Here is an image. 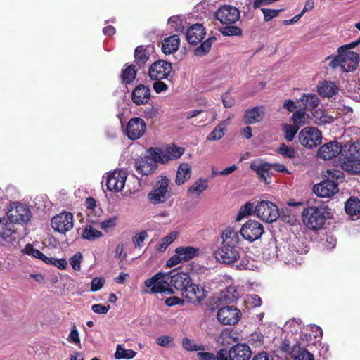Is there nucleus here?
<instances>
[{
  "label": "nucleus",
  "instance_id": "f257e3e1",
  "mask_svg": "<svg viewBox=\"0 0 360 360\" xmlns=\"http://www.w3.org/2000/svg\"><path fill=\"white\" fill-rule=\"evenodd\" d=\"M222 243L214 252L216 259L224 264H231L240 258V235L233 228L226 229L221 233Z\"/></svg>",
  "mask_w": 360,
  "mask_h": 360
},
{
  "label": "nucleus",
  "instance_id": "f03ea898",
  "mask_svg": "<svg viewBox=\"0 0 360 360\" xmlns=\"http://www.w3.org/2000/svg\"><path fill=\"white\" fill-rule=\"evenodd\" d=\"M329 209L325 205L319 207L311 206L304 209L302 212L303 221L310 229H319L323 225Z\"/></svg>",
  "mask_w": 360,
  "mask_h": 360
},
{
  "label": "nucleus",
  "instance_id": "7ed1b4c3",
  "mask_svg": "<svg viewBox=\"0 0 360 360\" xmlns=\"http://www.w3.org/2000/svg\"><path fill=\"white\" fill-rule=\"evenodd\" d=\"M170 197L169 179L166 176H158L153 189L148 194V199L153 204H160L166 202Z\"/></svg>",
  "mask_w": 360,
  "mask_h": 360
},
{
  "label": "nucleus",
  "instance_id": "20e7f679",
  "mask_svg": "<svg viewBox=\"0 0 360 360\" xmlns=\"http://www.w3.org/2000/svg\"><path fill=\"white\" fill-rule=\"evenodd\" d=\"M184 153V148L178 147L174 144L167 146L165 148L158 147L150 148L147 150L154 160L161 164L168 162L169 160H174L179 158Z\"/></svg>",
  "mask_w": 360,
  "mask_h": 360
},
{
  "label": "nucleus",
  "instance_id": "39448f33",
  "mask_svg": "<svg viewBox=\"0 0 360 360\" xmlns=\"http://www.w3.org/2000/svg\"><path fill=\"white\" fill-rule=\"evenodd\" d=\"M145 285L148 288H150L149 290H146L149 293L164 292L165 294H174V292L170 288L169 283L168 274L159 272L145 281Z\"/></svg>",
  "mask_w": 360,
  "mask_h": 360
},
{
  "label": "nucleus",
  "instance_id": "423d86ee",
  "mask_svg": "<svg viewBox=\"0 0 360 360\" xmlns=\"http://www.w3.org/2000/svg\"><path fill=\"white\" fill-rule=\"evenodd\" d=\"M255 214L262 221L267 223L276 221L280 216L278 207L266 200H262L255 205Z\"/></svg>",
  "mask_w": 360,
  "mask_h": 360
},
{
  "label": "nucleus",
  "instance_id": "0eeeda50",
  "mask_svg": "<svg viewBox=\"0 0 360 360\" xmlns=\"http://www.w3.org/2000/svg\"><path fill=\"white\" fill-rule=\"evenodd\" d=\"M298 138L302 146L313 148L321 144L322 134L318 129L314 127H308L300 131Z\"/></svg>",
  "mask_w": 360,
  "mask_h": 360
},
{
  "label": "nucleus",
  "instance_id": "6e6552de",
  "mask_svg": "<svg viewBox=\"0 0 360 360\" xmlns=\"http://www.w3.org/2000/svg\"><path fill=\"white\" fill-rule=\"evenodd\" d=\"M264 231L262 224L255 220H249L242 226L240 233L244 239L253 242L260 238Z\"/></svg>",
  "mask_w": 360,
  "mask_h": 360
},
{
  "label": "nucleus",
  "instance_id": "1a4fd4ad",
  "mask_svg": "<svg viewBox=\"0 0 360 360\" xmlns=\"http://www.w3.org/2000/svg\"><path fill=\"white\" fill-rule=\"evenodd\" d=\"M172 70L171 63L165 60H159L150 66L148 75L152 80H162L167 78Z\"/></svg>",
  "mask_w": 360,
  "mask_h": 360
},
{
  "label": "nucleus",
  "instance_id": "9d476101",
  "mask_svg": "<svg viewBox=\"0 0 360 360\" xmlns=\"http://www.w3.org/2000/svg\"><path fill=\"white\" fill-rule=\"evenodd\" d=\"M73 215L63 212L54 216L51 219L52 228L58 233H65L73 228Z\"/></svg>",
  "mask_w": 360,
  "mask_h": 360
},
{
  "label": "nucleus",
  "instance_id": "9b49d317",
  "mask_svg": "<svg viewBox=\"0 0 360 360\" xmlns=\"http://www.w3.org/2000/svg\"><path fill=\"white\" fill-rule=\"evenodd\" d=\"M215 17L223 25H233L240 19L238 8L230 5H225L215 12Z\"/></svg>",
  "mask_w": 360,
  "mask_h": 360
},
{
  "label": "nucleus",
  "instance_id": "f8f14e48",
  "mask_svg": "<svg viewBox=\"0 0 360 360\" xmlns=\"http://www.w3.org/2000/svg\"><path fill=\"white\" fill-rule=\"evenodd\" d=\"M7 216L13 224V223L27 222L30 219V210L21 203L13 202L7 212Z\"/></svg>",
  "mask_w": 360,
  "mask_h": 360
},
{
  "label": "nucleus",
  "instance_id": "ddd939ff",
  "mask_svg": "<svg viewBox=\"0 0 360 360\" xmlns=\"http://www.w3.org/2000/svg\"><path fill=\"white\" fill-rule=\"evenodd\" d=\"M127 174L124 170H115L108 173L106 177V186L109 191L114 192L121 191L125 184Z\"/></svg>",
  "mask_w": 360,
  "mask_h": 360
},
{
  "label": "nucleus",
  "instance_id": "4468645a",
  "mask_svg": "<svg viewBox=\"0 0 360 360\" xmlns=\"http://www.w3.org/2000/svg\"><path fill=\"white\" fill-rule=\"evenodd\" d=\"M241 316L239 309L233 306L221 307L217 312V319L224 325H234L238 322Z\"/></svg>",
  "mask_w": 360,
  "mask_h": 360
},
{
  "label": "nucleus",
  "instance_id": "2eb2a0df",
  "mask_svg": "<svg viewBox=\"0 0 360 360\" xmlns=\"http://www.w3.org/2000/svg\"><path fill=\"white\" fill-rule=\"evenodd\" d=\"M146 130L145 121L140 117H134L129 120L126 128V135L132 140L140 139Z\"/></svg>",
  "mask_w": 360,
  "mask_h": 360
},
{
  "label": "nucleus",
  "instance_id": "dca6fc26",
  "mask_svg": "<svg viewBox=\"0 0 360 360\" xmlns=\"http://www.w3.org/2000/svg\"><path fill=\"white\" fill-rule=\"evenodd\" d=\"M181 294L188 302L199 304L205 299L207 292L204 287L190 282Z\"/></svg>",
  "mask_w": 360,
  "mask_h": 360
},
{
  "label": "nucleus",
  "instance_id": "f3484780",
  "mask_svg": "<svg viewBox=\"0 0 360 360\" xmlns=\"http://www.w3.org/2000/svg\"><path fill=\"white\" fill-rule=\"evenodd\" d=\"M273 168L274 170L280 172H288L285 166L282 164L269 165L267 163L252 162L250 165V169L255 171L258 176L266 184H269L268 178L269 177V171Z\"/></svg>",
  "mask_w": 360,
  "mask_h": 360
},
{
  "label": "nucleus",
  "instance_id": "a211bd4d",
  "mask_svg": "<svg viewBox=\"0 0 360 360\" xmlns=\"http://www.w3.org/2000/svg\"><path fill=\"white\" fill-rule=\"evenodd\" d=\"M313 191L317 196L330 198L338 192V184L330 179H324L321 183L314 185Z\"/></svg>",
  "mask_w": 360,
  "mask_h": 360
},
{
  "label": "nucleus",
  "instance_id": "6ab92c4d",
  "mask_svg": "<svg viewBox=\"0 0 360 360\" xmlns=\"http://www.w3.org/2000/svg\"><path fill=\"white\" fill-rule=\"evenodd\" d=\"M158 162L148 153L147 156L140 157L135 160V169L141 176H148L155 171Z\"/></svg>",
  "mask_w": 360,
  "mask_h": 360
},
{
  "label": "nucleus",
  "instance_id": "aec40b11",
  "mask_svg": "<svg viewBox=\"0 0 360 360\" xmlns=\"http://www.w3.org/2000/svg\"><path fill=\"white\" fill-rule=\"evenodd\" d=\"M168 278L170 287H174L175 289L180 290L181 293L191 282L189 275L184 272L171 271L168 274Z\"/></svg>",
  "mask_w": 360,
  "mask_h": 360
},
{
  "label": "nucleus",
  "instance_id": "412c9836",
  "mask_svg": "<svg viewBox=\"0 0 360 360\" xmlns=\"http://www.w3.org/2000/svg\"><path fill=\"white\" fill-rule=\"evenodd\" d=\"M229 360H250L252 352L250 347L245 344H237L227 352Z\"/></svg>",
  "mask_w": 360,
  "mask_h": 360
},
{
  "label": "nucleus",
  "instance_id": "4be33fe9",
  "mask_svg": "<svg viewBox=\"0 0 360 360\" xmlns=\"http://www.w3.org/2000/svg\"><path fill=\"white\" fill-rule=\"evenodd\" d=\"M342 151L341 145L335 141L323 145L318 150V157L323 160H330L338 156Z\"/></svg>",
  "mask_w": 360,
  "mask_h": 360
},
{
  "label": "nucleus",
  "instance_id": "5701e85b",
  "mask_svg": "<svg viewBox=\"0 0 360 360\" xmlns=\"http://www.w3.org/2000/svg\"><path fill=\"white\" fill-rule=\"evenodd\" d=\"M150 98V89L146 85L139 84L131 94L132 101L137 105H145Z\"/></svg>",
  "mask_w": 360,
  "mask_h": 360
},
{
  "label": "nucleus",
  "instance_id": "b1692460",
  "mask_svg": "<svg viewBox=\"0 0 360 360\" xmlns=\"http://www.w3.org/2000/svg\"><path fill=\"white\" fill-rule=\"evenodd\" d=\"M205 34V29L202 25L196 23L188 29L186 37L189 44L195 45L202 41Z\"/></svg>",
  "mask_w": 360,
  "mask_h": 360
},
{
  "label": "nucleus",
  "instance_id": "393cba45",
  "mask_svg": "<svg viewBox=\"0 0 360 360\" xmlns=\"http://www.w3.org/2000/svg\"><path fill=\"white\" fill-rule=\"evenodd\" d=\"M342 169L350 174H360V157L359 154L351 153L345 158L342 162Z\"/></svg>",
  "mask_w": 360,
  "mask_h": 360
},
{
  "label": "nucleus",
  "instance_id": "a878e982",
  "mask_svg": "<svg viewBox=\"0 0 360 360\" xmlns=\"http://www.w3.org/2000/svg\"><path fill=\"white\" fill-rule=\"evenodd\" d=\"M179 45L180 39L179 36L174 34L163 40L162 51L165 54H172L179 49Z\"/></svg>",
  "mask_w": 360,
  "mask_h": 360
},
{
  "label": "nucleus",
  "instance_id": "bb28decb",
  "mask_svg": "<svg viewBox=\"0 0 360 360\" xmlns=\"http://www.w3.org/2000/svg\"><path fill=\"white\" fill-rule=\"evenodd\" d=\"M264 116V112L259 107H254L245 110L244 121L246 124H254L260 122Z\"/></svg>",
  "mask_w": 360,
  "mask_h": 360
},
{
  "label": "nucleus",
  "instance_id": "cd10ccee",
  "mask_svg": "<svg viewBox=\"0 0 360 360\" xmlns=\"http://www.w3.org/2000/svg\"><path fill=\"white\" fill-rule=\"evenodd\" d=\"M137 70L134 64H126L122 70L120 79L122 82L125 84H131L136 77Z\"/></svg>",
  "mask_w": 360,
  "mask_h": 360
},
{
  "label": "nucleus",
  "instance_id": "c85d7f7f",
  "mask_svg": "<svg viewBox=\"0 0 360 360\" xmlns=\"http://www.w3.org/2000/svg\"><path fill=\"white\" fill-rule=\"evenodd\" d=\"M175 253L181 255L184 262H187L198 255L199 249L192 246H181L176 248Z\"/></svg>",
  "mask_w": 360,
  "mask_h": 360
},
{
  "label": "nucleus",
  "instance_id": "c756f323",
  "mask_svg": "<svg viewBox=\"0 0 360 360\" xmlns=\"http://www.w3.org/2000/svg\"><path fill=\"white\" fill-rule=\"evenodd\" d=\"M150 53L144 46H139L134 51V62L140 68L143 67L149 60Z\"/></svg>",
  "mask_w": 360,
  "mask_h": 360
},
{
  "label": "nucleus",
  "instance_id": "7c9ffc66",
  "mask_svg": "<svg viewBox=\"0 0 360 360\" xmlns=\"http://www.w3.org/2000/svg\"><path fill=\"white\" fill-rule=\"evenodd\" d=\"M338 91V88L333 82L325 81L318 86L319 94L323 97H331Z\"/></svg>",
  "mask_w": 360,
  "mask_h": 360
},
{
  "label": "nucleus",
  "instance_id": "2f4dec72",
  "mask_svg": "<svg viewBox=\"0 0 360 360\" xmlns=\"http://www.w3.org/2000/svg\"><path fill=\"white\" fill-rule=\"evenodd\" d=\"M14 233V225L8 218H0V238L7 239Z\"/></svg>",
  "mask_w": 360,
  "mask_h": 360
},
{
  "label": "nucleus",
  "instance_id": "473e14b6",
  "mask_svg": "<svg viewBox=\"0 0 360 360\" xmlns=\"http://www.w3.org/2000/svg\"><path fill=\"white\" fill-rule=\"evenodd\" d=\"M345 209L348 214L360 217V200L356 198H350L345 202Z\"/></svg>",
  "mask_w": 360,
  "mask_h": 360
},
{
  "label": "nucleus",
  "instance_id": "72a5a7b5",
  "mask_svg": "<svg viewBox=\"0 0 360 360\" xmlns=\"http://www.w3.org/2000/svg\"><path fill=\"white\" fill-rule=\"evenodd\" d=\"M299 101L304 105L305 110H309L316 108L320 102L319 97L315 94H304Z\"/></svg>",
  "mask_w": 360,
  "mask_h": 360
},
{
  "label": "nucleus",
  "instance_id": "f704fd0d",
  "mask_svg": "<svg viewBox=\"0 0 360 360\" xmlns=\"http://www.w3.org/2000/svg\"><path fill=\"white\" fill-rule=\"evenodd\" d=\"M191 169L188 164L179 165L176 172V184L181 185L184 184L191 176Z\"/></svg>",
  "mask_w": 360,
  "mask_h": 360
},
{
  "label": "nucleus",
  "instance_id": "c9c22d12",
  "mask_svg": "<svg viewBox=\"0 0 360 360\" xmlns=\"http://www.w3.org/2000/svg\"><path fill=\"white\" fill-rule=\"evenodd\" d=\"M314 122L318 125H324L333 122L334 119L332 116L328 115L324 110L321 109L316 110L312 113Z\"/></svg>",
  "mask_w": 360,
  "mask_h": 360
},
{
  "label": "nucleus",
  "instance_id": "e433bc0d",
  "mask_svg": "<svg viewBox=\"0 0 360 360\" xmlns=\"http://www.w3.org/2000/svg\"><path fill=\"white\" fill-rule=\"evenodd\" d=\"M292 120L293 124L300 129V126L309 123V115L306 112L305 109H300L294 112Z\"/></svg>",
  "mask_w": 360,
  "mask_h": 360
},
{
  "label": "nucleus",
  "instance_id": "4c0bfd02",
  "mask_svg": "<svg viewBox=\"0 0 360 360\" xmlns=\"http://www.w3.org/2000/svg\"><path fill=\"white\" fill-rule=\"evenodd\" d=\"M197 356L199 360H229L226 349L219 350L216 356L210 352H198Z\"/></svg>",
  "mask_w": 360,
  "mask_h": 360
},
{
  "label": "nucleus",
  "instance_id": "58836bf2",
  "mask_svg": "<svg viewBox=\"0 0 360 360\" xmlns=\"http://www.w3.org/2000/svg\"><path fill=\"white\" fill-rule=\"evenodd\" d=\"M207 188L208 181L204 178H200L188 189V192L199 196Z\"/></svg>",
  "mask_w": 360,
  "mask_h": 360
},
{
  "label": "nucleus",
  "instance_id": "ea45409f",
  "mask_svg": "<svg viewBox=\"0 0 360 360\" xmlns=\"http://www.w3.org/2000/svg\"><path fill=\"white\" fill-rule=\"evenodd\" d=\"M343 59L346 61L347 68H351V71H352L356 68L359 57L356 52L346 51L343 53Z\"/></svg>",
  "mask_w": 360,
  "mask_h": 360
},
{
  "label": "nucleus",
  "instance_id": "a19ab883",
  "mask_svg": "<svg viewBox=\"0 0 360 360\" xmlns=\"http://www.w3.org/2000/svg\"><path fill=\"white\" fill-rule=\"evenodd\" d=\"M347 96L352 100L360 102V84L352 81L347 86Z\"/></svg>",
  "mask_w": 360,
  "mask_h": 360
},
{
  "label": "nucleus",
  "instance_id": "79ce46f5",
  "mask_svg": "<svg viewBox=\"0 0 360 360\" xmlns=\"http://www.w3.org/2000/svg\"><path fill=\"white\" fill-rule=\"evenodd\" d=\"M229 124V120H224L217 125L207 136L209 141H217L224 136V128Z\"/></svg>",
  "mask_w": 360,
  "mask_h": 360
},
{
  "label": "nucleus",
  "instance_id": "37998d69",
  "mask_svg": "<svg viewBox=\"0 0 360 360\" xmlns=\"http://www.w3.org/2000/svg\"><path fill=\"white\" fill-rule=\"evenodd\" d=\"M294 360H314V356L304 349L295 347L290 352Z\"/></svg>",
  "mask_w": 360,
  "mask_h": 360
},
{
  "label": "nucleus",
  "instance_id": "c03bdc74",
  "mask_svg": "<svg viewBox=\"0 0 360 360\" xmlns=\"http://www.w3.org/2000/svg\"><path fill=\"white\" fill-rule=\"evenodd\" d=\"M224 36L240 37L243 34L242 29L236 25H225L219 29Z\"/></svg>",
  "mask_w": 360,
  "mask_h": 360
},
{
  "label": "nucleus",
  "instance_id": "a18cd8bd",
  "mask_svg": "<svg viewBox=\"0 0 360 360\" xmlns=\"http://www.w3.org/2000/svg\"><path fill=\"white\" fill-rule=\"evenodd\" d=\"M136 354V352L132 349H126L122 345H118L117 347L115 357L117 359H131Z\"/></svg>",
  "mask_w": 360,
  "mask_h": 360
},
{
  "label": "nucleus",
  "instance_id": "49530a36",
  "mask_svg": "<svg viewBox=\"0 0 360 360\" xmlns=\"http://www.w3.org/2000/svg\"><path fill=\"white\" fill-rule=\"evenodd\" d=\"M216 40L214 37H209L201 45L195 49V55L197 56H202L210 50L211 46Z\"/></svg>",
  "mask_w": 360,
  "mask_h": 360
},
{
  "label": "nucleus",
  "instance_id": "de8ad7c7",
  "mask_svg": "<svg viewBox=\"0 0 360 360\" xmlns=\"http://www.w3.org/2000/svg\"><path fill=\"white\" fill-rule=\"evenodd\" d=\"M255 206L250 202H246L242 206L238 213L236 220L240 221L243 218L255 213Z\"/></svg>",
  "mask_w": 360,
  "mask_h": 360
},
{
  "label": "nucleus",
  "instance_id": "09e8293b",
  "mask_svg": "<svg viewBox=\"0 0 360 360\" xmlns=\"http://www.w3.org/2000/svg\"><path fill=\"white\" fill-rule=\"evenodd\" d=\"M329 65L333 69L340 66L342 70L345 72L351 71V68H347L346 66V61L343 59V53H338V55L332 58Z\"/></svg>",
  "mask_w": 360,
  "mask_h": 360
},
{
  "label": "nucleus",
  "instance_id": "8fccbe9b",
  "mask_svg": "<svg viewBox=\"0 0 360 360\" xmlns=\"http://www.w3.org/2000/svg\"><path fill=\"white\" fill-rule=\"evenodd\" d=\"M176 232H171L161 240L160 243L157 245L156 249L158 251L165 250L166 248L176 238Z\"/></svg>",
  "mask_w": 360,
  "mask_h": 360
},
{
  "label": "nucleus",
  "instance_id": "3c124183",
  "mask_svg": "<svg viewBox=\"0 0 360 360\" xmlns=\"http://www.w3.org/2000/svg\"><path fill=\"white\" fill-rule=\"evenodd\" d=\"M168 24L176 32L181 33L184 30L183 20L179 16H172L168 20Z\"/></svg>",
  "mask_w": 360,
  "mask_h": 360
},
{
  "label": "nucleus",
  "instance_id": "603ef678",
  "mask_svg": "<svg viewBox=\"0 0 360 360\" xmlns=\"http://www.w3.org/2000/svg\"><path fill=\"white\" fill-rule=\"evenodd\" d=\"M299 128L297 126L290 125L288 124H284L283 125V131L285 133V139L288 141H292L297 134Z\"/></svg>",
  "mask_w": 360,
  "mask_h": 360
},
{
  "label": "nucleus",
  "instance_id": "864d4df0",
  "mask_svg": "<svg viewBox=\"0 0 360 360\" xmlns=\"http://www.w3.org/2000/svg\"><path fill=\"white\" fill-rule=\"evenodd\" d=\"M83 261V255L80 252H76L70 258V264L72 269L75 271L81 270V264Z\"/></svg>",
  "mask_w": 360,
  "mask_h": 360
},
{
  "label": "nucleus",
  "instance_id": "5fc2aeb1",
  "mask_svg": "<svg viewBox=\"0 0 360 360\" xmlns=\"http://www.w3.org/2000/svg\"><path fill=\"white\" fill-rule=\"evenodd\" d=\"M238 297V293L234 287L229 286L226 289V291L222 295L224 300L228 302H233Z\"/></svg>",
  "mask_w": 360,
  "mask_h": 360
},
{
  "label": "nucleus",
  "instance_id": "6e6d98bb",
  "mask_svg": "<svg viewBox=\"0 0 360 360\" xmlns=\"http://www.w3.org/2000/svg\"><path fill=\"white\" fill-rule=\"evenodd\" d=\"M277 152L285 158L292 159L295 157L296 152L292 147L286 146L285 143L281 144L278 148Z\"/></svg>",
  "mask_w": 360,
  "mask_h": 360
},
{
  "label": "nucleus",
  "instance_id": "4d7b16f0",
  "mask_svg": "<svg viewBox=\"0 0 360 360\" xmlns=\"http://www.w3.org/2000/svg\"><path fill=\"white\" fill-rule=\"evenodd\" d=\"M182 346L187 351H199L204 349L202 345H196L193 340L188 338H183Z\"/></svg>",
  "mask_w": 360,
  "mask_h": 360
},
{
  "label": "nucleus",
  "instance_id": "13d9d810",
  "mask_svg": "<svg viewBox=\"0 0 360 360\" xmlns=\"http://www.w3.org/2000/svg\"><path fill=\"white\" fill-rule=\"evenodd\" d=\"M324 176L326 177V179H330L333 181H335V179L338 181L343 179L342 172L335 169H327Z\"/></svg>",
  "mask_w": 360,
  "mask_h": 360
},
{
  "label": "nucleus",
  "instance_id": "bf43d9fd",
  "mask_svg": "<svg viewBox=\"0 0 360 360\" xmlns=\"http://www.w3.org/2000/svg\"><path fill=\"white\" fill-rule=\"evenodd\" d=\"M245 302L250 307H257L262 304V300L259 295L251 294L246 296Z\"/></svg>",
  "mask_w": 360,
  "mask_h": 360
},
{
  "label": "nucleus",
  "instance_id": "052dcab7",
  "mask_svg": "<svg viewBox=\"0 0 360 360\" xmlns=\"http://www.w3.org/2000/svg\"><path fill=\"white\" fill-rule=\"evenodd\" d=\"M249 342L255 347H260L264 342V336L261 333H255L250 335Z\"/></svg>",
  "mask_w": 360,
  "mask_h": 360
},
{
  "label": "nucleus",
  "instance_id": "680f3d73",
  "mask_svg": "<svg viewBox=\"0 0 360 360\" xmlns=\"http://www.w3.org/2000/svg\"><path fill=\"white\" fill-rule=\"evenodd\" d=\"M148 233L145 231H142L140 233L135 235L133 238V243L135 247H142L143 242L146 238H148Z\"/></svg>",
  "mask_w": 360,
  "mask_h": 360
},
{
  "label": "nucleus",
  "instance_id": "e2e57ef3",
  "mask_svg": "<svg viewBox=\"0 0 360 360\" xmlns=\"http://www.w3.org/2000/svg\"><path fill=\"white\" fill-rule=\"evenodd\" d=\"M67 340L69 342L73 343L76 345H79L80 344L79 333L75 325L72 327L70 333L68 335V338Z\"/></svg>",
  "mask_w": 360,
  "mask_h": 360
},
{
  "label": "nucleus",
  "instance_id": "0e129e2a",
  "mask_svg": "<svg viewBox=\"0 0 360 360\" xmlns=\"http://www.w3.org/2000/svg\"><path fill=\"white\" fill-rule=\"evenodd\" d=\"M22 252L28 255H31L34 258L39 259L42 255V252H41L39 250L34 249L31 244H27Z\"/></svg>",
  "mask_w": 360,
  "mask_h": 360
},
{
  "label": "nucleus",
  "instance_id": "69168bd1",
  "mask_svg": "<svg viewBox=\"0 0 360 360\" xmlns=\"http://www.w3.org/2000/svg\"><path fill=\"white\" fill-rule=\"evenodd\" d=\"M281 11L282 10L262 8V11L264 14V19L266 22H268L276 17Z\"/></svg>",
  "mask_w": 360,
  "mask_h": 360
},
{
  "label": "nucleus",
  "instance_id": "338daca9",
  "mask_svg": "<svg viewBox=\"0 0 360 360\" xmlns=\"http://www.w3.org/2000/svg\"><path fill=\"white\" fill-rule=\"evenodd\" d=\"M105 278L103 277H96L91 280V291L99 290L105 283Z\"/></svg>",
  "mask_w": 360,
  "mask_h": 360
},
{
  "label": "nucleus",
  "instance_id": "774afa93",
  "mask_svg": "<svg viewBox=\"0 0 360 360\" xmlns=\"http://www.w3.org/2000/svg\"><path fill=\"white\" fill-rule=\"evenodd\" d=\"M117 222V218H110L101 223V228L106 232L109 231L112 228L115 226Z\"/></svg>",
  "mask_w": 360,
  "mask_h": 360
}]
</instances>
